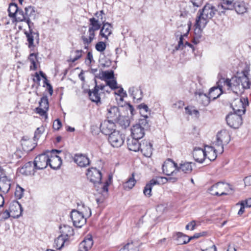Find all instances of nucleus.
Segmentation results:
<instances>
[{
  "mask_svg": "<svg viewBox=\"0 0 251 251\" xmlns=\"http://www.w3.org/2000/svg\"><path fill=\"white\" fill-rule=\"evenodd\" d=\"M251 81L248 76V72H244L240 75L235 76L231 79L222 77L218 82V86L210 89V98L215 100L222 93L223 89L231 90L237 95L241 94L245 89L250 88Z\"/></svg>",
  "mask_w": 251,
  "mask_h": 251,
  "instance_id": "1",
  "label": "nucleus"
},
{
  "mask_svg": "<svg viewBox=\"0 0 251 251\" xmlns=\"http://www.w3.org/2000/svg\"><path fill=\"white\" fill-rule=\"evenodd\" d=\"M86 176L90 181L93 183L95 185L98 184L101 186V190H100V192H108V187L112 180L111 176H109L108 179L103 184H101V173L99 170L93 167L88 169Z\"/></svg>",
  "mask_w": 251,
  "mask_h": 251,
  "instance_id": "2",
  "label": "nucleus"
},
{
  "mask_svg": "<svg viewBox=\"0 0 251 251\" xmlns=\"http://www.w3.org/2000/svg\"><path fill=\"white\" fill-rule=\"evenodd\" d=\"M217 10L210 4H206L197 19L201 23V26H205L209 20L211 19L215 14Z\"/></svg>",
  "mask_w": 251,
  "mask_h": 251,
  "instance_id": "3",
  "label": "nucleus"
},
{
  "mask_svg": "<svg viewBox=\"0 0 251 251\" xmlns=\"http://www.w3.org/2000/svg\"><path fill=\"white\" fill-rule=\"evenodd\" d=\"M148 127L146 119L141 120L138 124L133 125L131 129V136L136 139H141L145 133V129Z\"/></svg>",
  "mask_w": 251,
  "mask_h": 251,
  "instance_id": "4",
  "label": "nucleus"
},
{
  "mask_svg": "<svg viewBox=\"0 0 251 251\" xmlns=\"http://www.w3.org/2000/svg\"><path fill=\"white\" fill-rule=\"evenodd\" d=\"M231 189L228 183L219 182L213 185L209 189V193L215 196H222L228 195V192Z\"/></svg>",
  "mask_w": 251,
  "mask_h": 251,
  "instance_id": "5",
  "label": "nucleus"
},
{
  "mask_svg": "<svg viewBox=\"0 0 251 251\" xmlns=\"http://www.w3.org/2000/svg\"><path fill=\"white\" fill-rule=\"evenodd\" d=\"M248 104L247 99H235L231 103L234 114L243 115L246 111V106Z\"/></svg>",
  "mask_w": 251,
  "mask_h": 251,
  "instance_id": "6",
  "label": "nucleus"
},
{
  "mask_svg": "<svg viewBox=\"0 0 251 251\" xmlns=\"http://www.w3.org/2000/svg\"><path fill=\"white\" fill-rule=\"evenodd\" d=\"M125 135L119 131L114 130L108 136V140L114 148H119L123 145L125 141Z\"/></svg>",
  "mask_w": 251,
  "mask_h": 251,
  "instance_id": "7",
  "label": "nucleus"
},
{
  "mask_svg": "<svg viewBox=\"0 0 251 251\" xmlns=\"http://www.w3.org/2000/svg\"><path fill=\"white\" fill-rule=\"evenodd\" d=\"M71 218L74 226L78 228L81 227L86 224L87 218L83 214L79 213L75 209H74L71 211Z\"/></svg>",
  "mask_w": 251,
  "mask_h": 251,
  "instance_id": "8",
  "label": "nucleus"
},
{
  "mask_svg": "<svg viewBox=\"0 0 251 251\" xmlns=\"http://www.w3.org/2000/svg\"><path fill=\"white\" fill-rule=\"evenodd\" d=\"M50 156L47 153H43L36 156L34 161V168L37 170L45 169L48 165Z\"/></svg>",
  "mask_w": 251,
  "mask_h": 251,
  "instance_id": "9",
  "label": "nucleus"
},
{
  "mask_svg": "<svg viewBox=\"0 0 251 251\" xmlns=\"http://www.w3.org/2000/svg\"><path fill=\"white\" fill-rule=\"evenodd\" d=\"M241 115L230 113L226 117L227 125L233 128H238L242 124Z\"/></svg>",
  "mask_w": 251,
  "mask_h": 251,
  "instance_id": "10",
  "label": "nucleus"
},
{
  "mask_svg": "<svg viewBox=\"0 0 251 251\" xmlns=\"http://www.w3.org/2000/svg\"><path fill=\"white\" fill-rule=\"evenodd\" d=\"M73 160L78 166L81 168L86 167L90 163V161L88 156L82 153L75 154Z\"/></svg>",
  "mask_w": 251,
  "mask_h": 251,
  "instance_id": "11",
  "label": "nucleus"
},
{
  "mask_svg": "<svg viewBox=\"0 0 251 251\" xmlns=\"http://www.w3.org/2000/svg\"><path fill=\"white\" fill-rule=\"evenodd\" d=\"M176 169L177 164L170 159H167L162 165L163 172L167 176L172 175Z\"/></svg>",
  "mask_w": 251,
  "mask_h": 251,
  "instance_id": "12",
  "label": "nucleus"
},
{
  "mask_svg": "<svg viewBox=\"0 0 251 251\" xmlns=\"http://www.w3.org/2000/svg\"><path fill=\"white\" fill-rule=\"evenodd\" d=\"M101 131L105 135L108 136L115 130L114 121L111 120H105L100 125Z\"/></svg>",
  "mask_w": 251,
  "mask_h": 251,
  "instance_id": "13",
  "label": "nucleus"
},
{
  "mask_svg": "<svg viewBox=\"0 0 251 251\" xmlns=\"http://www.w3.org/2000/svg\"><path fill=\"white\" fill-rule=\"evenodd\" d=\"M107 118L110 119L109 120L116 122L121 116L120 109L117 106H110L107 108Z\"/></svg>",
  "mask_w": 251,
  "mask_h": 251,
  "instance_id": "14",
  "label": "nucleus"
},
{
  "mask_svg": "<svg viewBox=\"0 0 251 251\" xmlns=\"http://www.w3.org/2000/svg\"><path fill=\"white\" fill-rule=\"evenodd\" d=\"M139 150L145 156L150 157L152 152V145L149 141L143 140L141 143Z\"/></svg>",
  "mask_w": 251,
  "mask_h": 251,
  "instance_id": "15",
  "label": "nucleus"
},
{
  "mask_svg": "<svg viewBox=\"0 0 251 251\" xmlns=\"http://www.w3.org/2000/svg\"><path fill=\"white\" fill-rule=\"evenodd\" d=\"M95 36V34L92 32L91 30H88L87 32H84L82 34L81 39L84 45V49H88L89 45L91 43Z\"/></svg>",
  "mask_w": 251,
  "mask_h": 251,
  "instance_id": "16",
  "label": "nucleus"
},
{
  "mask_svg": "<svg viewBox=\"0 0 251 251\" xmlns=\"http://www.w3.org/2000/svg\"><path fill=\"white\" fill-rule=\"evenodd\" d=\"M33 26V25H30V26H28V31H25L24 32L27 38L28 46L30 48L34 47V38H37L38 39H39V34L33 31L32 28Z\"/></svg>",
  "mask_w": 251,
  "mask_h": 251,
  "instance_id": "17",
  "label": "nucleus"
},
{
  "mask_svg": "<svg viewBox=\"0 0 251 251\" xmlns=\"http://www.w3.org/2000/svg\"><path fill=\"white\" fill-rule=\"evenodd\" d=\"M104 85H96L93 91H90L89 96L90 100L94 102H98L100 101V94L98 93L99 89L103 90L105 88Z\"/></svg>",
  "mask_w": 251,
  "mask_h": 251,
  "instance_id": "18",
  "label": "nucleus"
},
{
  "mask_svg": "<svg viewBox=\"0 0 251 251\" xmlns=\"http://www.w3.org/2000/svg\"><path fill=\"white\" fill-rule=\"evenodd\" d=\"M25 16L26 18L25 22L27 23L28 26L33 25V23L31 22V18H35V11L33 7L28 6L25 8Z\"/></svg>",
  "mask_w": 251,
  "mask_h": 251,
  "instance_id": "19",
  "label": "nucleus"
},
{
  "mask_svg": "<svg viewBox=\"0 0 251 251\" xmlns=\"http://www.w3.org/2000/svg\"><path fill=\"white\" fill-rule=\"evenodd\" d=\"M93 245V241L91 236H87L79 244V249L77 251H88L91 249Z\"/></svg>",
  "mask_w": 251,
  "mask_h": 251,
  "instance_id": "20",
  "label": "nucleus"
},
{
  "mask_svg": "<svg viewBox=\"0 0 251 251\" xmlns=\"http://www.w3.org/2000/svg\"><path fill=\"white\" fill-rule=\"evenodd\" d=\"M233 6L236 12L239 14L247 12L248 9V4L243 0L236 1Z\"/></svg>",
  "mask_w": 251,
  "mask_h": 251,
  "instance_id": "21",
  "label": "nucleus"
},
{
  "mask_svg": "<svg viewBox=\"0 0 251 251\" xmlns=\"http://www.w3.org/2000/svg\"><path fill=\"white\" fill-rule=\"evenodd\" d=\"M59 228L61 233L60 235L64 236L68 240L74 235V229L70 226L67 225H61Z\"/></svg>",
  "mask_w": 251,
  "mask_h": 251,
  "instance_id": "22",
  "label": "nucleus"
},
{
  "mask_svg": "<svg viewBox=\"0 0 251 251\" xmlns=\"http://www.w3.org/2000/svg\"><path fill=\"white\" fill-rule=\"evenodd\" d=\"M62 164V160L61 157L57 155H51L50 156V160L48 165L51 168L57 169L59 168Z\"/></svg>",
  "mask_w": 251,
  "mask_h": 251,
  "instance_id": "23",
  "label": "nucleus"
},
{
  "mask_svg": "<svg viewBox=\"0 0 251 251\" xmlns=\"http://www.w3.org/2000/svg\"><path fill=\"white\" fill-rule=\"evenodd\" d=\"M139 139L134 137L127 139V144L129 150L134 151H139L141 143L139 142Z\"/></svg>",
  "mask_w": 251,
  "mask_h": 251,
  "instance_id": "24",
  "label": "nucleus"
},
{
  "mask_svg": "<svg viewBox=\"0 0 251 251\" xmlns=\"http://www.w3.org/2000/svg\"><path fill=\"white\" fill-rule=\"evenodd\" d=\"M216 138L219 140L220 144L224 143L225 145H227L230 140L229 133L225 130L219 132L217 135Z\"/></svg>",
  "mask_w": 251,
  "mask_h": 251,
  "instance_id": "25",
  "label": "nucleus"
},
{
  "mask_svg": "<svg viewBox=\"0 0 251 251\" xmlns=\"http://www.w3.org/2000/svg\"><path fill=\"white\" fill-rule=\"evenodd\" d=\"M10 180L7 176H3L0 178V191L6 193H7L10 188Z\"/></svg>",
  "mask_w": 251,
  "mask_h": 251,
  "instance_id": "26",
  "label": "nucleus"
},
{
  "mask_svg": "<svg viewBox=\"0 0 251 251\" xmlns=\"http://www.w3.org/2000/svg\"><path fill=\"white\" fill-rule=\"evenodd\" d=\"M193 155L194 158L197 162L202 163L205 158V149H195L193 151Z\"/></svg>",
  "mask_w": 251,
  "mask_h": 251,
  "instance_id": "27",
  "label": "nucleus"
},
{
  "mask_svg": "<svg viewBox=\"0 0 251 251\" xmlns=\"http://www.w3.org/2000/svg\"><path fill=\"white\" fill-rule=\"evenodd\" d=\"M196 98L198 101L203 106H207L210 102V97L201 92H196L195 93Z\"/></svg>",
  "mask_w": 251,
  "mask_h": 251,
  "instance_id": "28",
  "label": "nucleus"
},
{
  "mask_svg": "<svg viewBox=\"0 0 251 251\" xmlns=\"http://www.w3.org/2000/svg\"><path fill=\"white\" fill-rule=\"evenodd\" d=\"M76 210L79 213L83 214L86 218H88L91 215L90 208L81 201L77 203V209Z\"/></svg>",
  "mask_w": 251,
  "mask_h": 251,
  "instance_id": "29",
  "label": "nucleus"
},
{
  "mask_svg": "<svg viewBox=\"0 0 251 251\" xmlns=\"http://www.w3.org/2000/svg\"><path fill=\"white\" fill-rule=\"evenodd\" d=\"M205 158L207 157L209 160H214L217 156V150L213 147L206 146L205 147Z\"/></svg>",
  "mask_w": 251,
  "mask_h": 251,
  "instance_id": "30",
  "label": "nucleus"
},
{
  "mask_svg": "<svg viewBox=\"0 0 251 251\" xmlns=\"http://www.w3.org/2000/svg\"><path fill=\"white\" fill-rule=\"evenodd\" d=\"M112 26L108 23H103V25L100 31V35L108 40V37L112 33Z\"/></svg>",
  "mask_w": 251,
  "mask_h": 251,
  "instance_id": "31",
  "label": "nucleus"
},
{
  "mask_svg": "<svg viewBox=\"0 0 251 251\" xmlns=\"http://www.w3.org/2000/svg\"><path fill=\"white\" fill-rule=\"evenodd\" d=\"M159 184L160 182L157 179H152L150 180V182L146 184L143 190L144 195L148 197L151 196V192L152 187L155 185H159Z\"/></svg>",
  "mask_w": 251,
  "mask_h": 251,
  "instance_id": "32",
  "label": "nucleus"
},
{
  "mask_svg": "<svg viewBox=\"0 0 251 251\" xmlns=\"http://www.w3.org/2000/svg\"><path fill=\"white\" fill-rule=\"evenodd\" d=\"M205 26H201V23L199 21L196 20V23L195 24V36L194 39V42L197 44L199 42V39L201 38L202 34V30Z\"/></svg>",
  "mask_w": 251,
  "mask_h": 251,
  "instance_id": "33",
  "label": "nucleus"
},
{
  "mask_svg": "<svg viewBox=\"0 0 251 251\" xmlns=\"http://www.w3.org/2000/svg\"><path fill=\"white\" fill-rule=\"evenodd\" d=\"M193 170V163L190 162H185L177 167V171L182 172L185 174H190Z\"/></svg>",
  "mask_w": 251,
  "mask_h": 251,
  "instance_id": "34",
  "label": "nucleus"
},
{
  "mask_svg": "<svg viewBox=\"0 0 251 251\" xmlns=\"http://www.w3.org/2000/svg\"><path fill=\"white\" fill-rule=\"evenodd\" d=\"M176 241L179 245H183L188 243L190 241V238L186 235L184 234L182 232L176 233Z\"/></svg>",
  "mask_w": 251,
  "mask_h": 251,
  "instance_id": "35",
  "label": "nucleus"
},
{
  "mask_svg": "<svg viewBox=\"0 0 251 251\" xmlns=\"http://www.w3.org/2000/svg\"><path fill=\"white\" fill-rule=\"evenodd\" d=\"M68 240L64 236L59 235L54 240V247L57 250L61 249Z\"/></svg>",
  "mask_w": 251,
  "mask_h": 251,
  "instance_id": "36",
  "label": "nucleus"
},
{
  "mask_svg": "<svg viewBox=\"0 0 251 251\" xmlns=\"http://www.w3.org/2000/svg\"><path fill=\"white\" fill-rule=\"evenodd\" d=\"M90 26L88 30H91L92 32L95 33V32L98 30L100 27V24L98 20H96L95 18H90Z\"/></svg>",
  "mask_w": 251,
  "mask_h": 251,
  "instance_id": "37",
  "label": "nucleus"
},
{
  "mask_svg": "<svg viewBox=\"0 0 251 251\" xmlns=\"http://www.w3.org/2000/svg\"><path fill=\"white\" fill-rule=\"evenodd\" d=\"M129 93L132 96L134 99L138 100L142 98V92L140 88H130L129 89Z\"/></svg>",
  "mask_w": 251,
  "mask_h": 251,
  "instance_id": "38",
  "label": "nucleus"
},
{
  "mask_svg": "<svg viewBox=\"0 0 251 251\" xmlns=\"http://www.w3.org/2000/svg\"><path fill=\"white\" fill-rule=\"evenodd\" d=\"M119 251H139L137 244L131 242L127 243Z\"/></svg>",
  "mask_w": 251,
  "mask_h": 251,
  "instance_id": "39",
  "label": "nucleus"
},
{
  "mask_svg": "<svg viewBox=\"0 0 251 251\" xmlns=\"http://www.w3.org/2000/svg\"><path fill=\"white\" fill-rule=\"evenodd\" d=\"M13 19L16 22H25L26 18L25 16L24 11L19 8Z\"/></svg>",
  "mask_w": 251,
  "mask_h": 251,
  "instance_id": "40",
  "label": "nucleus"
},
{
  "mask_svg": "<svg viewBox=\"0 0 251 251\" xmlns=\"http://www.w3.org/2000/svg\"><path fill=\"white\" fill-rule=\"evenodd\" d=\"M10 212H14L18 213L19 211V213L21 214L23 209L21 206V205L20 203L17 201H14L10 205Z\"/></svg>",
  "mask_w": 251,
  "mask_h": 251,
  "instance_id": "41",
  "label": "nucleus"
},
{
  "mask_svg": "<svg viewBox=\"0 0 251 251\" xmlns=\"http://www.w3.org/2000/svg\"><path fill=\"white\" fill-rule=\"evenodd\" d=\"M19 9V8L16 4L14 3H10L8 9L9 16L10 18H13Z\"/></svg>",
  "mask_w": 251,
  "mask_h": 251,
  "instance_id": "42",
  "label": "nucleus"
},
{
  "mask_svg": "<svg viewBox=\"0 0 251 251\" xmlns=\"http://www.w3.org/2000/svg\"><path fill=\"white\" fill-rule=\"evenodd\" d=\"M190 30V27H188V29L187 30V31L186 33L184 34L183 35H181L179 37V40L178 41V45L176 46L175 49L174 50H182L184 47V44H183V39L184 37H186L188 34V32Z\"/></svg>",
  "mask_w": 251,
  "mask_h": 251,
  "instance_id": "43",
  "label": "nucleus"
},
{
  "mask_svg": "<svg viewBox=\"0 0 251 251\" xmlns=\"http://www.w3.org/2000/svg\"><path fill=\"white\" fill-rule=\"evenodd\" d=\"M136 183V180L134 178L133 176L130 177L128 180L124 184V188L125 189H131L133 187Z\"/></svg>",
  "mask_w": 251,
  "mask_h": 251,
  "instance_id": "44",
  "label": "nucleus"
},
{
  "mask_svg": "<svg viewBox=\"0 0 251 251\" xmlns=\"http://www.w3.org/2000/svg\"><path fill=\"white\" fill-rule=\"evenodd\" d=\"M118 122L122 128H126L129 126V121L126 117L120 116L118 120L116 121Z\"/></svg>",
  "mask_w": 251,
  "mask_h": 251,
  "instance_id": "45",
  "label": "nucleus"
},
{
  "mask_svg": "<svg viewBox=\"0 0 251 251\" xmlns=\"http://www.w3.org/2000/svg\"><path fill=\"white\" fill-rule=\"evenodd\" d=\"M225 144H220L219 140L216 138V140L213 143L214 146L213 148H215L217 150V152L219 153H222L224 151V145Z\"/></svg>",
  "mask_w": 251,
  "mask_h": 251,
  "instance_id": "46",
  "label": "nucleus"
},
{
  "mask_svg": "<svg viewBox=\"0 0 251 251\" xmlns=\"http://www.w3.org/2000/svg\"><path fill=\"white\" fill-rule=\"evenodd\" d=\"M222 1L221 6L225 9H229L233 6L234 0H221Z\"/></svg>",
  "mask_w": 251,
  "mask_h": 251,
  "instance_id": "47",
  "label": "nucleus"
},
{
  "mask_svg": "<svg viewBox=\"0 0 251 251\" xmlns=\"http://www.w3.org/2000/svg\"><path fill=\"white\" fill-rule=\"evenodd\" d=\"M39 107L48 110L49 102L47 97H43L41 99L39 102Z\"/></svg>",
  "mask_w": 251,
  "mask_h": 251,
  "instance_id": "48",
  "label": "nucleus"
},
{
  "mask_svg": "<svg viewBox=\"0 0 251 251\" xmlns=\"http://www.w3.org/2000/svg\"><path fill=\"white\" fill-rule=\"evenodd\" d=\"M31 169H32L31 162H28L22 168V170H23V173L25 174L26 175L31 174Z\"/></svg>",
  "mask_w": 251,
  "mask_h": 251,
  "instance_id": "49",
  "label": "nucleus"
},
{
  "mask_svg": "<svg viewBox=\"0 0 251 251\" xmlns=\"http://www.w3.org/2000/svg\"><path fill=\"white\" fill-rule=\"evenodd\" d=\"M185 111L187 114L189 115H194L196 117H198L199 112L198 110L193 108V107H189L188 106L185 107Z\"/></svg>",
  "mask_w": 251,
  "mask_h": 251,
  "instance_id": "50",
  "label": "nucleus"
},
{
  "mask_svg": "<svg viewBox=\"0 0 251 251\" xmlns=\"http://www.w3.org/2000/svg\"><path fill=\"white\" fill-rule=\"evenodd\" d=\"M95 47L98 51L101 52L105 50L106 45L103 42H99L96 45Z\"/></svg>",
  "mask_w": 251,
  "mask_h": 251,
  "instance_id": "51",
  "label": "nucleus"
},
{
  "mask_svg": "<svg viewBox=\"0 0 251 251\" xmlns=\"http://www.w3.org/2000/svg\"><path fill=\"white\" fill-rule=\"evenodd\" d=\"M24 191V189L22 187L20 186L17 187L15 192L16 197L18 199H21L23 196Z\"/></svg>",
  "mask_w": 251,
  "mask_h": 251,
  "instance_id": "52",
  "label": "nucleus"
},
{
  "mask_svg": "<svg viewBox=\"0 0 251 251\" xmlns=\"http://www.w3.org/2000/svg\"><path fill=\"white\" fill-rule=\"evenodd\" d=\"M44 131V128L43 126L38 127L35 131L34 138L38 139Z\"/></svg>",
  "mask_w": 251,
  "mask_h": 251,
  "instance_id": "53",
  "label": "nucleus"
},
{
  "mask_svg": "<svg viewBox=\"0 0 251 251\" xmlns=\"http://www.w3.org/2000/svg\"><path fill=\"white\" fill-rule=\"evenodd\" d=\"M48 110L45 109L40 107L36 108L37 113L42 116H45L46 119H47L48 118V116L47 115V111Z\"/></svg>",
  "mask_w": 251,
  "mask_h": 251,
  "instance_id": "54",
  "label": "nucleus"
},
{
  "mask_svg": "<svg viewBox=\"0 0 251 251\" xmlns=\"http://www.w3.org/2000/svg\"><path fill=\"white\" fill-rule=\"evenodd\" d=\"M102 76L106 79H111L114 77V73L113 71H104L102 72Z\"/></svg>",
  "mask_w": 251,
  "mask_h": 251,
  "instance_id": "55",
  "label": "nucleus"
},
{
  "mask_svg": "<svg viewBox=\"0 0 251 251\" xmlns=\"http://www.w3.org/2000/svg\"><path fill=\"white\" fill-rule=\"evenodd\" d=\"M107 85H108L111 89H115L117 88V83L115 80H110L107 81Z\"/></svg>",
  "mask_w": 251,
  "mask_h": 251,
  "instance_id": "56",
  "label": "nucleus"
},
{
  "mask_svg": "<svg viewBox=\"0 0 251 251\" xmlns=\"http://www.w3.org/2000/svg\"><path fill=\"white\" fill-rule=\"evenodd\" d=\"M62 126L61 121L59 119L55 120L53 123V128L55 130H59Z\"/></svg>",
  "mask_w": 251,
  "mask_h": 251,
  "instance_id": "57",
  "label": "nucleus"
},
{
  "mask_svg": "<svg viewBox=\"0 0 251 251\" xmlns=\"http://www.w3.org/2000/svg\"><path fill=\"white\" fill-rule=\"evenodd\" d=\"M237 205H240L241 206L238 212V214L241 215L243 214L245 211V204L244 201L241 202L240 203H237Z\"/></svg>",
  "mask_w": 251,
  "mask_h": 251,
  "instance_id": "58",
  "label": "nucleus"
},
{
  "mask_svg": "<svg viewBox=\"0 0 251 251\" xmlns=\"http://www.w3.org/2000/svg\"><path fill=\"white\" fill-rule=\"evenodd\" d=\"M184 105L183 101H178L173 104V107L176 109H182Z\"/></svg>",
  "mask_w": 251,
  "mask_h": 251,
  "instance_id": "59",
  "label": "nucleus"
},
{
  "mask_svg": "<svg viewBox=\"0 0 251 251\" xmlns=\"http://www.w3.org/2000/svg\"><path fill=\"white\" fill-rule=\"evenodd\" d=\"M196 226V223L195 221H192L186 226V229L187 230L190 229L191 230H194Z\"/></svg>",
  "mask_w": 251,
  "mask_h": 251,
  "instance_id": "60",
  "label": "nucleus"
},
{
  "mask_svg": "<svg viewBox=\"0 0 251 251\" xmlns=\"http://www.w3.org/2000/svg\"><path fill=\"white\" fill-rule=\"evenodd\" d=\"M82 50H77L75 51V58L73 59L72 62H74L81 57L82 55Z\"/></svg>",
  "mask_w": 251,
  "mask_h": 251,
  "instance_id": "61",
  "label": "nucleus"
},
{
  "mask_svg": "<svg viewBox=\"0 0 251 251\" xmlns=\"http://www.w3.org/2000/svg\"><path fill=\"white\" fill-rule=\"evenodd\" d=\"M116 95H117L118 96H126V92L124 91L123 88L120 87L119 89L117 91V92H115Z\"/></svg>",
  "mask_w": 251,
  "mask_h": 251,
  "instance_id": "62",
  "label": "nucleus"
},
{
  "mask_svg": "<svg viewBox=\"0 0 251 251\" xmlns=\"http://www.w3.org/2000/svg\"><path fill=\"white\" fill-rule=\"evenodd\" d=\"M31 141H24L23 143H22V145L23 146V148L25 150H26V151H31L32 150V149H33V148H26V146L29 145V144H31Z\"/></svg>",
  "mask_w": 251,
  "mask_h": 251,
  "instance_id": "63",
  "label": "nucleus"
},
{
  "mask_svg": "<svg viewBox=\"0 0 251 251\" xmlns=\"http://www.w3.org/2000/svg\"><path fill=\"white\" fill-rule=\"evenodd\" d=\"M23 153L20 150H17L14 152L13 157H15L16 159H19L22 157Z\"/></svg>",
  "mask_w": 251,
  "mask_h": 251,
  "instance_id": "64",
  "label": "nucleus"
}]
</instances>
